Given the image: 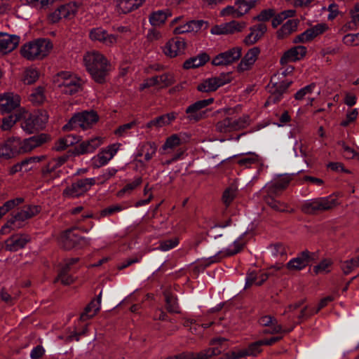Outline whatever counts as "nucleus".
Masks as SVG:
<instances>
[{"instance_id":"nucleus-1","label":"nucleus","mask_w":359,"mask_h":359,"mask_svg":"<svg viewBox=\"0 0 359 359\" xmlns=\"http://www.w3.org/2000/svg\"><path fill=\"white\" fill-rule=\"evenodd\" d=\"M83 61L93 79L97 83H104L111 71V65L107 59L100 53L92 51L85 55Z\"/></svg>"},{"instance_id":"nucleus-2","label":"nucleus","mask_w":359,"mask_h":359,"mask_svg":"<svg viewBox=\"0 0 359 359\" xmlns=\"http://www.w3.org/2000/svg\"><path fill=\"white\" fill-rule=\"evenodd\" d=\"M52 47L49 40L39 39L25 43L21 47L20 53L29 60H41L48 54Z\"/></svg>"},{"instance_id":"nucleus-3","label":"nucleus","mask_w":359,"mask_h":359,"mask_svg":"<svg viewBox=\"0 0 359 359\" xmlns=\"http://www.w3.org/2000/svg\"><path fill=\"white\" fill-rule=\"evenodd\" d=\"M337 204V200L331 196L315 198L306 201L301 206V210L307 215H316L330 210Z\"/></svg>"},{"instance_id":"nucleus-4","label":"nucleus","mask_w":359,"mask_h":359,"mask_svg":"<svg viewBox=\"0 0 359 359\" xmlns=\"http://www.w3.org/2000/svg\"><path fill=\"white\" fill-rule=\"evenodd\" d=\"M23 121L21 127L28 134H32L42 129L48 122V115L47 111L39 110L36 114H28L26 111L22 116Z\"/></svg>"},{"instance_id":"nucleus-5","label":"nucleus","mask_w":359,"mask_h":359,"mask_svg":"<svg viewBox=\"0 0 359 359\" xmlns=\"http://www.w3.org/2000/svg\"><path fill=\"white\" fill-rule=\"evenodd\" d=\"M99 119L97 114L94 111H84L75 114L69 122L62 128L63 130L67 131L79 127L83 130L90 128Z\"/></svg>"},{"instance_id":"nucleus-6","label":"nucleus","mask_w":359,"mask_h":359,"mask_svg":"<svg viewBox=\"0 0 359 359\" xmlns=\"http://www.w3.org/2000/svg\"><path fill=\"white\" fill-rule=\"evenodd\" d=\"M58 87L67 95H74L81 90V80L68 72H62L57 75Z\"/></svg>"},{"instance_id":"nucleus-7","label":"nucleus","mask_w":359,"mask_h":359,"mask_svg":"<svg viewBox=\"0 0 359 359\" xmlns=\"http://www.w3.org/2000/svg\"><path fill=\"white\" fill-rule=\"evenodd\" d=\"M96 183L95 178H82L76 180L62 191L65 198H78L84 195Z\"/></svg>"},{"instance_id":"nucleus-8","label":"nucleus","mask_w":359,"mask_h":359,"mask_svg":"<svg viewBox=\"0 0 359 359\" xmlns=\"http://www.w3.org/2000/svg\"><path fill=\"white\" fill-rule=\"evenodd\" d=\"M227 339L224 337L212 339L209 345L210 347L200 352L195 353L196 359H212L228 349Z\"/></svg>"},{"instance_id":"nucleus-9","label":"nucleus","mask_w":359,"mask_h":359,"mask_svg":"<svg viewBox=\"0 0 359 359\" xmlns=\"http://www.w3.org/2000/svg\"><path fill=\"white\" fill-rule=\"evenodd\" d=\"M60 242L62 248L66 250H70L76 247L82 248L89 244V241L81 236L75 229L65 231L61 235Z\"/></svg>"},{"instance_id":"nucleus-10","label":"nucleus","mask_w":359,"mask_h":359,"mask_svg":"<svg viewBox=\"0 0 359 359\" xmlns=\"http://www.w3.org/2000/svg\"><path fill=\"white\" fill-rule=\"evenodd\" d=\"M71 157V154L68 151L57 157L50 160L48 163L41 169V175L43 178L55 179L58 177L61 171L58 169L64 165Z\"/></svg>"},{"instance_id":"nucleus-11","label":"nucleus","mask_w":359,"mask_h":359,"mask_svg":"<svg viewBox=\"0 0 359 359\" xmlns=\"http://www.w3.org/2000/svg\"><path fill=\"white\" fill-rule=\"evenodd\" d=\"M214 101L213 98L198 100L194 104L189 105L186 109L187 119L190 122L196 123L206 117V111H202L203 109L212 104Z\"/></svg>"},{"instance_id":"nucleus-12","label":"nucleus","mask_w":359,"mask_h":359,"mask_svg":"<svg viewBox=\"0 0 359 359\" xmlns=\"http://www.w3.org/2000/svg\"><path fill=\"white\" fill-rule=\"evenodd\" d=\"M231 81L229 73H222L219 76L203 80L197 86V90L203 93H210L217 90L219 87Z\"/></svg>"},{"instance_id":"nucleus-13","label":"nucleus","mask_w":359,"mask_h":359,"mask_svg":"<svg viewBox=\"0 0 359 359\" xmlns=\"http://www.w3.org/2000/svg\"><path fill=\"white\" fill-rule=\"evenodd\" d=\"M242 55V48L236 46L216 55L212 61L215 66L229 65L238 60Z\"/></svg>"},{"instance_id":"nucleus-14","label":"nucleus","mask_w":359,"mask_h":359,"mask_svg":"<svg viewBox=\"0 0 359 359\" xmlns=\"http://www.w3.org/2000/svg\"><path fill=\"white\" fill-rule=\"evenodd\" d=\"M20 97L13 93H5L0 95V111L1 113H11L17 111L20 108Z\"/></svg>"},{"instance_id":"nucleus-15","label":"nucleus","mask_w":359,"mask_h":359,"mask_svg":"<svg viewBox=\"0 0 359 359\" xmlns=\"http://www.w3.org/2000/svg\"><path fill=\"white\" fill-rule=\"evenodd\" d=\"M262 341L259 340L250 344L245 349L226 353L220 359H239L247 355L256 356L262 352Z\"/></svg>"},{"instance_id":"nucleus-16","label":"nucleus","mask_w":359,"mask_h":359,"mask_svg":"<svg viewBox=\"0 0 359 359\" xmlns=\"http://www.w3.org/2000/svg\"><path fill=\"white\" fill-rule=\"evenodd\" d=\"M20 154V138L9 137L0 144V158L9 159Z\"/></svg>"},{"instance_id":"nucleus-17","label":"nucleus","mask_w":359,"mask_h":359,"mask_svg":"<svg viewBox=\"0 0 359 359\" xmlns=\"http://www.w3.org/2000/svg\"><path fill=\"white\" fill-rule=\"evenodd\" d=\"M292 83L291 81H283L280 83H272L271 86L269 84L268 88L271 95L266 101L264 106L278 102Z\"/></svg>"},{"instance_id":"nucleus-18","label":"nucleus","mask_w":359,"mask_h":359,"mask_svg":"<svg viewBox=\"0 0 359 359\" xmlns=\"http://www.w3.org/2000/svg\"><path fill=\"white\" fill-rule=\"evenodd\" d=\"M314 253H311L309 250H305L298 254L297 257L291 259L286 264V267L290 271L302 270L314 260Z\"/></svg>"},{"instance_id":"nucleus-19","label":"nucleus","mask_w":359,"mask_h":359,"mask_svg":"<svg viewBox=\"0 0 359 359\" xmlns=\"http://www.w3.org/2000/svg\"><path fill=\"white\" fill-rule=\"evenodd\" d=\"M102 144V139L99 137L92 138L90 140L83 141L73 149L68 151L71 154V156H79L87 153L93 152Z\"/></svg>"},{"instance_id":"nucleus-20","label":"nucleus","mask_w":359,"mask_h":359,"mask_svg":"<svg viewBox=\"0 0 359 359\" xmlns=\"http://www.w3.org/2000/svg\"><path fill=\"white\" fill-rule=\"evenodd\" d=\"M327 29L328 27L325 23L317 24L316 25L307 29L301 34L296 36L293 42L297 43L311 41L316 36L323 34Z\"/></svg>"},{"instance_id":"nucleus-21","label":"nucleus","mask_w":359,"mask_h":359,"mask_svg":"<svg viewBox=\"0 0 359 359\" xmlns=\"http://www.w3.org/2000/svg\"><path fill=\"white\" fill-rule=\"evenodd\" d=\"M186 42L181 37H175L169 40L163 47V53L170 57H175L177 55L184 53Z\"/></svg>"},{"instance_id":"nucleus-22","label":"nucleus","mask_w":359,"mask_h":359,"mask_svg":"<svg viewBox=\"0 0 359 359\" xmlns=\"http://www.w3.org/2000/svg\"><path fill=\"white\" fill-rule=\"evenodd\" d=\"M89 37L92 41H98L107 46H111L116 42V36L109 34L102 27L92 29L90 31Z\"/></svg>"},{"instance_id":"nucleus-23","label":"nucleus","mask_w":359,"mask_h":359,"mask_svg":"<svg viewBox=\"0 0 359 359\" xmlns=\"http://www.w3.org/2000/svg\"><path fill=\"white\" fill-rule=\"evenodd\" d=\"M246 27L244 22L232 20L229 22L215 26L212 28V33L215 34H229L241 32Z\"/></svg>"},{"instance_id":"nucleus-24","label":"nucleus","mask_w":359,"mask_h":359,"mask_svg":"<svg viewBox=\"0 0 359 359\" xmlns=\"http://www.w3.org/2000/svg\"><path fill=\"white\" fill-rule=\"evenodd\" d=\"M307 53L306 48L303 46H297L285 51L280 57V62L282 65L288 62H295L303 58Z\"/></svg>"},{"instance_id":"nucleus-25","label":"nucleus","mask_w":359,"mask_h":359,"mask_svg":"<svg viewBox=\"0 0 359 359\" xmlns=\"http://www.w3.org/2000/svg\"><path fill=\"white\" fill-rule=\"evenodd\" d=\"M30 238L27 235L15 234L8 238L5 242V248L6 250L15 252L25 248L26 244L29 242Z\"/></svg>"},{"instance_id":"nucleus-26","label":"nucleus","mask_w":359,"mask_h":359,"mask_svg":"<svg viewBox=\"0 0 359 359\" xmlns=\"http://www.w3.org/2000/svg\"><path fill=\"white\" fill-rule=\"evenodd\" d=\"M18 36L0 32V53L6 54L13 50L18 45Z\"/></svg>"},{"instance_id":"nucleus-27","label":"nucleus","mask_w":359,"mask_h":359,"mask_svg":"<svg viewBox=\"0 0 359 359\" xmlns=\"http://www.w3.org/2000/svg\"><path fill=\"white\" fill-rule=\"evenodd\" d=\"M259 53L260 48L259 47H253L250 48L238 64L237 67L238 71L242 72L250 69L257 60Z\"/></svg>"},{"instance_id":"nucleus-28","label":"nucleus","mask_w":359,"mask_h":359,"mask_svg":"<svg viewBox=\"0 0 359 359\" xmlns=\"http://www.w3.org/2000/svg\"><path fill=\"white\" fill-rule=\"evenodd\" d=\"M250 34H248L243 40L247 46H251L257 42L267 31V27L265 24L260 23L250 27Z\"/></svg>"},{"instance_id":"nucleus-29","label":"nucleus","mask_w":359,"mask_h":359,"mask_svg":"<svg viewBox=\"0 0 359 359\" xmlns=\"http://www.w3.org/2000/svg\"><path fill=\"white\" fill-rule=\"evenodd\" d=\"M117 150L116 145L112 144L100 151L94 159V167L100 168L106 165L114 157Z\"/></svg>"},{"instance_id":"nucleus-30","label":"nucleus","mask_w":359,"mask_h":359,"mask_svg":"<svg viewBox=\"0 0 359 359\" xmlns=\"http://www.w3.org/2000/svg\"><path fill=\"white\" fill-rule=\"evenodd\" d=\"M292 180V176L289 175L280 176L276 182L267 187L268 194L270 195L278 196L288 187Z\"/></svg>"},{"instance_id":"nucleus-31","label":"nucleus","mask_w":359,"mask_h":359,"mask_svg":"<svg viewBox=\"0 0 359 359\" xmlns=\"http://www.w3.org/2000/svg\"><path fill=\"white\" fill-rule=\"evenodd\" d=\"M102 292H100L97 299H93L84 309L80 316V320L86 321L95 316L100 309Z\"/></svg>"},{"instance_id":"nucleus-32","label":"nucleus","mask_w":359,"mask_h":359,"mask_svg":"<svg viewBox=\"0 0 359 359\" xmlns=\"http://www.w3.org/2000/svg\"><path fill=\"white\" fill-rule=\"evenodd\" d=\"M25 112V109H19L17 111L2 118L1 128L2 130H10L18 121L22 118Z\"/></svg>"},{"instance_id":"nucleus-33","label":"nucleus","mask_w":359,"mask_h":359,"mask_svg":"<svg viewBox=\"0 0 359 359\" xmlns=\"http://www.w3.org/2000/svg\"><path fill=\"white\" fill-rule=\"evenodd\" d=\"M145 0H118L116 8L118 13L126 14L140 6Z\"/></svg>"},{"instance_id":"nucleus-34","label":"nucleus","mask_w":359,"mask_h":359,"mask_svg":"<svg viewBox=\"0 0 359 359\" xmlns=\"http://www.w3.org/2000/svg\"><path fill=\"white\" fill-rule=\"evenodd\" d=\"M176 118V114L174 112L163 114L158 116L153 120L149 121L146 126L148 128L152 127L161 128L164 126L169 125L172 121Z\"/></svg>"},{"instance_id":"nucleus-35","label":"nucleus","mask_w":359,"mask_h":359,"mask_svg":"<svg viewBox=\"0 0 359 359\" xmlns=\"http://www.w3.org/2000/svg\"><path fill=\"white\" fill-rule=\"evenodd\" d=\"M299 24L298 20H288L277 32L276 36L278 39H283L292 33L295 32Z\"/></svg>"},{"instance_id":"nucleus-36","label":"nucleus","mask_w":359,"mask_h":359,"mask_svg":"<svg viewBox=\"0 0 359 359\" xmlns=\"http://www.w3.org/2000/svg\"><path fill=\"white\" fill-rule=\"evenodd\" d=\"M210 60V57L207 53H203L196 57H191L187 60L184 64V69L196 68L205 65Z\"/></svg>"},{"instance_id":"nucleus-37","label":"nucleus","mask_w":359,"mask_h":359,"mask_svg":"<svg viewBox=\"0 0 359 359\" xmlns=\"http://www.w3.org/2000/svg\"><path fill=\"white\" fill-rule=\"evenodd\" d=\"M157 145L154 142H147L142 144L141 147L137 156H144V159L147 161H150L155 155L157 151Z\"/></svg>"},{"instance_id":"nucleus-38","label":"nucleus","mask_w":359,"mask_h":359,"mask_svg":"<svg viewBox=\"0 0 359 359\" xmlns=\"http://www.w3.org/2000/svg\"><path fill=\"white\" fill-rule=\"evenodd\" d=\"M165 297V308L169 313H179L180 307L177 303V299L174 297L168 290L163 292Z\"/></svg>"},{"instance_id":"nucleus-39","label":"nucleus","mask_w":359,"mask_h":359,"mask_svg":"<svg viewBox=\"0 0 359 359\" xmlns=\"http://www.w3.org/2000/svg\"><path fill=\"white\" fill-rule=\"evenodd\" d=\"M171 15L169 10L153 12L149 17V21L153 26H160L163 24L167 18Z\"/></svg>"},{"instance_id":"nucleus-40","label":"nucleus","mask_w":359,"mask_h":359,"mask_svg":"<svg viewBox=\"0 0 359 359\" xmlns=\"http://www.w3.org/2000/svg\"><path fill=\"white\" fill-rule=\"evenodd\" d=\"M77 12V6L74 3L62 5L58 8V15L62 18H72Z\"/></svg>"},{"instance_id":"nucleus-41","label":"nucleus","mask_w":359,"mask_h":359,"mask_svg":"<svg viewBox=\"0 0 359 359\" xmlns=\"http://www.w3.org/2000/svg\"><path fill=\"white\" fill-rule=\"evenodd\" d=\"M260 161V158L258 155L255 153H249L245 156L241 157L237 163L244 168H250L252 164L257 163Z\"/></svg>"},{"instance_id":"nucleus-42","label":"nucleus","mask_w":359,"mask_h":359,"mask_svg":"<svg viewBox=\"0 0 359 359\" xmlns=\"http://www.w3.org/2000/svg\"><path fill=\"white\" fill-rule=\"evenodd\" d=\"M259 0H236L235 4L238 6L240 15H243L247 13L251 8L255 7V4Z\"/></svg>"},{"instance_id":"nucleus-43","label":"nucleus","mask_w":359,"mask_h":359,"mask_svg":"<svg viewBox=\"0 0 359 359\" xmlns=\"http://www.w3.org/2000/svg\"><path fill=\"white\" fill-rule=\"evenodd\" d=\"M232 131L239 130L245 128L250 123V118L248 116H243L238 118L234 119L231 118Z\"/></svg>"},{"instance_id":"nucleus-44","label":"nucleus","mask_w":359,"mask_h":359,"mask_svg":"<svg viewBox=\"0 0 359 359\" xmlns=\"http://www.w3.org/2000/svg\"><path fill=\"white\" fill-rule=\"evenodd\" d=\"M69 271L61 268L54 282L60 281L64 285L72 284L74 282V278L72 276L69 274Z\"/></svg>"},{"instance_id":"nucleus-45","label":"nucleus","mask_w":359,"mask_h":359,"mask_svg":"<svg viewBox=\"0 0 359 359\" xmlns=\"http://www.w3.org/2000/svg\"><path fill=\"white\" fill-rule=\"evenodd\" d=\"M39 76V74L36 69L28 68L24 72L22 81L27 85H31L36 82Z\"/></svg>"},{"instance_id":"nucleus-46","label":"nucleus","mask_w":359,"mask_h":359,"mask_svg":"<svg viewBox=\"0 0 359 359\" xmlns=\"http://www.w3.org/2000/svg\"><path fill=\"white\" fill-rule=\"evenodd\" d=\"M44 100L43 88L41 86L35 88L34 92L29 95V100L34 104H41L43 102Z\"/></svg>"},{"instance_id":"nucleus-47","label":"nucleus","mask_w":359,"mask_h":359,"mask_svg":"<svg viewBox=\"0 0 359 359\" xmlns=\"http://www.w3.org/2000/svg\"><path fill=\"white\" fill-rule=\"evenodd\" d=\"M268 328L264 329L262 330V333L264 334H275L278 333H287L291 332L294 327H292L290 329L285 330L283 329V327L281 325L278 324V323H274V324L271 326L267 327Z\"/></svg>"},{"instance_id":"nucleus-48","label":"nucleus","mask_w":359,"mask_h":359,"mask_svg":"<svg viewBox=\"0 0 359 359\" xmlns=\"http://www.w3.org/2000/svg\"><path fill=\"white\" fill-rule=\"evenodd\" d=\"M215 130L219 133H226L232 132L231 118L226 117L218 121L215 125Z\"/></svg>"},{"instance_id":"nucleus-49","label":"nucleus","mask_w":359,"mask_h":359,"mask_svg":"<svg viewBox=\"0 0 359 359\" xmlns=\"http://www.w3.org/2000/svg\"><path fill=\"white\" fill-rule=\"evenodd\" d=\"M158 79V84L161 88H166L175 83L174 76L170 73H165L160 76H156Z\"/></svg>"},{"instance_id":"nucleus-50","label":"nucleus","mask_w":359,"mask_h":359,"mask_svg":"<svg viewBox=\"0 0 359 359\" xmlns=\"http://www.w3.org/2000/svg\"><path fill=\"white\" fill-rule=\"evenodd\" d=\"M338 144L341 146L343 149L344 156L347 159L356 158L359 160V154L353 148L348 147L344 142H339Z\"/></svg>"},{"instance_id":"nucleus-51","label":"nucleus","mask_w":359,"mask_h":359,"mask_svg":"<svg viewBox=\"0 0 359 359\" xmlns=\"http://www.w3.org/2000/svg\"><path fill=\"white\" fill-rule=\"evenodd\" d=\"M276 15V11L274 9L269 8L265 9L261 11V13L255 16L252 20L260 21V22H265L269 20L271 18H273Z\"/></svg>"},{"instance_id":"nucleus-52","label":"nucleus","mask_w":359,"mask_h":359,"mask_svg":"<svg viewBox=\"0 0 359 359\" xmlns=\"http://www.w3.org/2000/svg\"><path fill=\"white\" fill-rule=\"evenodd\" d=\"M142 182V177H137L135 179V180L127 184L122 189H121L118 192V196H122L126 193H130L133 190H134L136 187L140 186Z\"/></svg>"},{"instance_id":"nucleus-53","label":"nucleus","mask_w":359,"mask_h":359,"mask_svg":"<svg viewBox=\"0 0 359 359\" xmlns=\"http://www.w3.org/2000/svg\"><path fill=\"white\" fill-rule=\"evenodd\" d=\"M179 243L177 238L161 241L158 248L163 251H167L176 247Z\"/></svg>"},{"instance_id":"nucleus-54","label":"nucleus","mask_w":359,"mask_h":359,"mask_svg":"<svg viewBox=\"0 0 359 359\" xmlns=\"http://www.w3.org/2000/svg\"><path fill=\"white\" fill-rule=\"evenodd\" d=\"M236 195V189L233 187L227 188L223 193L222 201L226 206H229L233 201Z\"/></svg>"},{"instance_id":"nucleus-55","label":"nucleus","mask_w":359,"mask_h":359,"mask_svg":"<svg viewBox=\"0 0 359 359\" xmlns=\"http://www.w3.org/2000/svg\"><path fill=\"white\" fill-rule=\"evenodd\" d=\"M332 264V262L329 259H325L321 261L318 265L313 267V272L315 274L320 273H328L330 271L327 269Z\"/></svg>"},{"instance_id":"nucleus-56","label":"nucleus","mask_w":359,"mask_h":359,"mask_svg":"<svg viewBox=\"0 0 359 359\" xmlns=\"http://www.w3.org/2000/svg\"><path fill=\"white\" fill-rule=\"evenodd\" d=\"M266 203L273 210L279 212L286 211L287 205L276 201L271 197L266 198Z\"/></svg>"},{"instance_id":"nucleus-57","label":"nucleus","mask_w":359,"mask_h":359,"mask_svg":"<svg viewBox=\"0 0 359 359\" xmlns=\"http://www.w3.org/2000/svg\"><path fill=\"white\" fill-rule=\"evenodd\" d=\"M270 253L274 256H284L286 255L285 247L282 243H275L269 246Z\"/></svg>"},{"instance_id":"nucleus-58","label":"nucleus","mask_w":359,"mask_h":359,"mask_svg":"<svg viewBox=\"0 0 359 359\" xmlns=\"http://www.w3.org/2000/svg\"><path fill=\"white\" fill-rule=\"evenodd\" d=\"M191 32H198L197 29L195 28V26L194 25H191V21H189L185 25L177 27L174 29V33L175 34H181Z\"/></svg>"},{"instance_id":"nucleus-59","label":"nucleus","mask_w":359,"mask_h":359,"mask_svg":"<svg viewBox=\"0 0 359 359\" xmlns=\"http://www.w3.org/2000/svg\"><path fill=\"white\" fill-rule=\"evenodd\" d=\"M315 87L316 84L314 83H312L305 86L304 88L300 89L296 93V94L294 95V98L297 100H302L306 94L311 93Z\"/></svg>"},{"instance_id":"nucleus-60","label":"nucleus","mask_w":359,"mask_h":359,"mask_svg":"<svg viewBox=\"0 0 359 359\" xmlns=\"http://www.w3.org/2000/svg\"><path fill=\"white\" fill-rule=\"evenodd\" d=\"M29 138L31 139L30 141L33 142L35 147H37L48 142L50 140V136L47 134L41 133L38 135H34Z\"/></svg>"},{"instance_id":"nucleus-61","label":"nucleus","mask_w":359,"mask_h":359,"mask_svg":"<svg viewBox=\"0 0 359 359\" xmlns=\"http://www.w3.org/2000/svg\"><path fill=\"white\" fill-rule=\"evenodd\" d=\"M180 144V139L177 135L175 134L168 137L165 144L163 146V149H166L168 148L175 147Z\"/></svg>"},{"instance_id":"nucleus-62","label":"nucleus","mask_w":359,"mask_h":359,"mask_svg":"<svg viewBox=\"0 0 359 359\" xmlns=\"http://www.w3.org/2000/svg\"><path fill=\"white\" fill-rule=\"evenodd\" d=\"M30 140V138L25 139L23 142L20 140V154L29 152L36 148Z\"/></svg>"},{"instance_id":"nucleus-63","label":"nucleus","mask_w":359,"mask_h":359,"mask_svg":"<svg viewBox=\"0 0 359 359\" xmlns=\"http://www.w3.org/2000/svg\"><path fill=\"white\" fill-rule=\"evenodd\" d=\"M137 125V121H133L130 123H128L120 126L114 132L115 135L118 136H123L126 132Z\"/></svg>"},{"instance_id":"nucleus-64","label":"nucleus","mask_w":359,"mask_h":359,"mask_svg":"<svg viewBox=\"0 0 359 359\" xmlns=\"http://www.w3.org/2000/svg\"><path fill=\"white\" fill-rule=\"evenodd\" d=\"M55 0H27L29 4H33L35 6H39L40 8L46 9L52 5Z\"/></svg>"}]
</instances>
